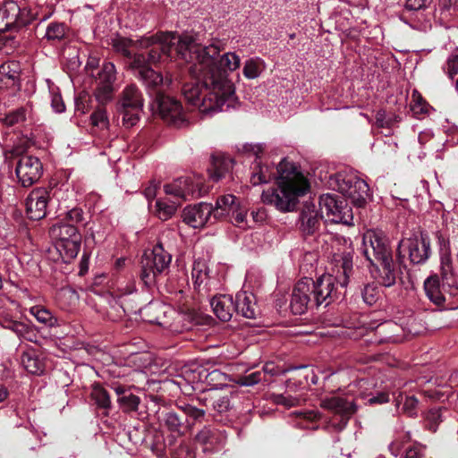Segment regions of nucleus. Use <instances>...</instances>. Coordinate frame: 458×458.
Wrapping results in <instances>:
<instances>
[{
    "instance_id": "1",
    "label": "nucleus",
    "mask_w": 458,
    "mask_h": 458,
    "mask_svg": "<svg viewBox=\"0 0 458 458\" xmlns=\"http://www.w3.org/2000/svg\"><path fill=\"white\" fill-rule=\"evenodd\" d=\"M219 48L202 46L191 35L179 39L178 56L191 64L189 71L195 82L185 83L182 91L185 100L202 114H213L234 107L236 96L233 83L216 66Z\"/></svg>"
},
{
    "instance_id": "2",
    "label": "nucleus",
    "mask_w": 458,
    "mask_h": 458,
    "mask_svg": "<svg viewBox=\"0 0 458 458\" xmlns=\"http://www.w3.org/2000/svg\"><path fill=\"white\" fill-rule=\"evenodd\" d=\"M275 187L263 191L261 200L281 213L295 210L299 199L310 191L309 180L293 163L284 158L276 167Z\"/></svg>"
},
{
    "instance_id": "3",
    "label": "nucleus",
    "mask_w": 458,
    "mask_h": 458,
    "mask_svg": "<svg viewBox=\"0 0 458 458\" xmlns=\"http://www.w3.org/2000/svg\"><path fill=\"white\" fill-rule=\"evenodd\" d=\"M334 274L322 275L316 281L311 279V293L314 306L329 305L337 299V288L346 287L350 277L353 274L352 255L351 252H344L335 258Z\"/></svg>"
},
{
    "instance_id": "4",
    "label": "nucleus",
    "mask_w": 458,
    "mask_h": 458,
    "mask_svg": "<svg viewBox=\"0 0 458 458\" xmlns=\"http://www.w3.org/2000/svg\"><path fill=\"white\" fill-rule=\"evenodd\" d=\"M49 233L55 241V249L64 262L68 263L77 257L81 242L77 226L57 222L51 226Z\"/></svg>"
},
{
    "instance_id": "5",
    "label": "nucleus",
    "mask_w": 458,
    "mask_h": 458,
    "mask_svg": "<svg viewBox=\"0 0 458 458\" xmlns=\"http://www.w3.org/2000/svg\"><path fill=\"white\" fill-rule=\"evenodd\" d=\"M171 261L172 255L161 243L156 244L152 250L145 252L141 259V280L147 286L155 284L159 277L167 274Z\"/></svg>"
},
{
    "instance_id": "6",
    "label": "nucleus",
    "mask_w": 458,
    "mask_h": 458,
    "mask_svg": "<svg viewBox=\"0 0 458 458\" xmlns=\"http://www.w3.org/2000/svg\"><path fill=\"white\" fill-rule=\"evenodd\" d=\"M186 35H178L176 32H160L154 36L141 38L140 40V47L147 48L152 47L148 57H146L147 65L157 64L161 59V55H169L174 46H175V50L177 51L179 39Z\"/></svg>"
},
{
    "instance_id": "7",
    "label": "nucleus",
    "mask_w": 458,
    "mask_h": 458,
    "mask_svg": "<svg viewBox=\"0 0 458 458\" xmlns=\"http://www.w3.org/2000/svg\"><path fill=\"white\" fill-rule=\"evenodd\" d=\"M335 188L351 202L359 208L366 204L369 197L368 183L354 174H337L335 178Z\"/></svg>"
},
{
    "instance_id": "8",
    "label": "nucleus",
    "mask_w": 458,
    "mask_h": 458,
    "mask_svg": "<svg viewBox=\"0 0 458 458\" xmlns=\"http://www.w3.org/2000/svg\"><path fill=\"white\" fill-rule=\"evenodd\" d=\"M319 208L327 219L335 224L352 225L353 214L346 200L335 194L327 193L319 198Z\"/></svg>"
},
{
    "instance_id": "9",
    "label": "nucleus",
    "mask_w": 458,
    "mask_h": 458,
    "mask_svg": "<svg viewBox=\"0 0 458 458\" xmlns=\"http://www.w3.org/2000/svg\"><path fill=\"white\" fill-rule=\"evenodd\" d=\"M130 68L134 75L142 81L148 89L159 91L168 88L172 83L170 77L164 78L160 72H157L150 66H148L146 56L142 54H135L133 55Z\"/></svg>"
},
{
    "instance_id": "10",
    "label": "nucleus",
    "mask_w": 458,
    "mask_h": 458,
    "mask_svg": "<svg viewBox=\"0 0 458 458\" xmlns=\"http://www.w3.org/2000/svg\"><path fill=\"white\" fill-rule=\"evenodd\" d=\"M360 250L371 265L392 257L386 238L382 233L369 230L362 236Z\"/></svg>"
},
{
    "instance_id": "11",
    "label": "nucleus",
    "mask_w": 458,
    "mask_h": 458,
    "mask_svg": "<svg viewBox=\"0 0 458 458\" xmlns=\"http://www.w3.org/2000/svg\"><path fill=\"white\" fill-rule=\"evenodd\" d=\"M33 18L27 7H21L15 1H7L0 7V33L24 27Z\"/></svg>"
},
{
    "instance_id": "12",
    "label": "nucleus",
    "mask_w": 458,
    "mask_h": 458,
    "mask_svg": "<svg viewBox=\"0 0 458 458\" xmlns=\"http://www.w3.org/2000/svg\"><path fill=\"white\" fill-rule=\"evenodd\" d=\"M15 174L22 187H30L38 182L43 174L42 163L37 157L21 156L16 163Z\"/></svg>"
},
{
    "instance_id": "13",
    "label": "nucleus",
    "mask_w": 458,
    "mask_h": 458,
    "mask_svg": "<svg viewBox=\"0 0 458 458\" xmlns=\"http://www.w3.org/2000/svg\"><path fill=\"white\" fill-rule=\"evenodd\" d=\"M407 250L410 260L413 264L424 263L430 255V240L427 234L420 233L412 237L403 239L398 245V251L402 253Z\"/></svg>"
},
{
    "instance_id": "14",
    "label": "nucleus",
    "mask_w": 458,
    "mask_h": 458,
    "mask_svg": "<svg viewBox=\"0 0 458 458\" xmlns=\"http://www.w3.org/2000/svg\"><path fill=\"white\" fill-rule=\"evenodd\" d=\"M156 104L160 117L169 125L181 127L185 123L181 103L169 96L158 94Z\"/></svg>"
},
{
    "instance_id": "15",
    "label": "nucleus",
    "mask_w": 458,
    "mask_h": 458,
    "mask_svg": "<svg viewBox=\"0 0 458 458\" xmlns=\"http://www.w3.org/2000/svg\"><path fill=\"white\" fill-rule=\"evenodd\" d=\"M182 373L185 379L192 385L205 382L212 387L210 390H219L223 386H227L228 376L219 369L208 371V369L199 367L195 369H185Z\"/></svg>"
},
{
    "instance_id": "16",
    "label": "nucleus",
    "mask_w": 458,
    "mask_h": 458,
    "mask_svg": "<svg viewBox=\"0 0 458 458\" xmlns=\"http://www.w3.org/2000/svg\"><path fill=\"white\" fill-rule=\"evenodd\" d=\"M424 291L430 301L437 306H442L445 301V294L455 295L458 288L456 283L453 284L450 280H442V284H440L438 276L433 275L424 281Z\"/></svg>"
},
{
    "instance_id": "17",
    "label": "nucleus",
    "mask_w": 458,
    "mask_h": 458,
    "mask_svg": "<svg viewBox=\"0 0 458 458\" xmlns=\"http://www.w3.org/2000/svg\"><path fill=\"white\" fill-rule=\"evenodd\" d=\"M51 190L44 187L33 189L28 195L25 205L30 219L40 220L47 216V208L51 199Z\"/></svg>"
},
{
    "instance_id": "18",
    "label": "nucleus",
    "mask_w": 458,
    "mask_h": 458,
    "mask_svg": "<svg viewBox=\"0 0 458 458\" xmlns=\"http://www.w3.org/2000/svg\"><path fill=\"white\" fill-rule=\"evenodd\" d=\"M310 305H314L311 293V278L304 277L294 286L292 293L290 308L296 315L305 313Z\"/></svg>"
},
{
    "instance_id": "19",
    "label": "nucleus",
    "mask_w": 458,
    "mask_h": 458,
    "mask_svg": "<svg viewBox=\"0 0 458 458\" xmlns=\"http://www.w3.org/2000/svg\"><path fill=\"white\" fill-rule=\"evenodd\" d=\"M116 80V69L113 63L103 64L98 74L96 98L101 104H106L112 98L114 83Z\"/></svg>"
},
{
    "instance_id": "20",
    "label": "nucleus",
    "mask_w": 458,
    "mask_h": 458,
    "mask_svg": "<svg viewBox=\"0 0 458 458\" xmlns=\"http://www.w3.org/2000/svg\"><path fill=\"white\" fill-rule=\"evenodd\" d=\"M322 216L313 202H304L298 220L299 229L305 235L315 233L320 227Z\"/></svg>"
},
{
    "instance_id": "21",
    "label": "nucleus",
    "mask_w": 458,
    "mask_h": 458,
    "mask_svg": "<svg viewBox=\"0 0 458 458\" xmlns=\"http://www.w3.org/2000/svg\"><path fill=\"white\" fill-rule=\"evenodd\" d=\"M213 206L210 203L200 202L194 206L186 207L182 214L183 222L193 228L204 226L211 218Z\"/></svg>"
},
{
    "instance_id": "22",
    "label": "nucleus",
    "mask_w": 458,
    "mask_h": 458,
    "mask_svg": "<svg viewBox=\"0 0 458 458\" xmlns=\"http://www.w3.org/2000/svg\"><path fill=\"white\" fill-rule=\"evenodd\" d=\"M199 182H194L191 177H180L174 180L171 183L164 186V191L167 195H172L177 199V201H185L190 196H199V191L197 190Z\"/></svg>"
},
{
    "instance_id": "23",
    "label": "nucleus",
    "mask_w": 458,
    "mask_h": 458,
    "mask_svg": "<svg viewBox=\"0 0 458 458\" xmlns=\"http://www.w3.org/2000/svg\"><path fill=\"white\" fill-rule=\"evenodd\" d=\"M233 392L223 393L219 390H208L199 401L206 406H211L218 413H224L231 408V397Z\"/></svg>"
},
{
    "instance_id": "24",
    "label": "nucleus",
    "mask_w": 458,
    "mask_h": 458,
    "mask_svg": "<svg viewBox=\"0 0 458 458\" xmlns=\"http://www.w3.org/2000/svg\"><path fill=\"white\" fill-rule=\"evenodd\" d=\"M210 305L216 316L222 321H229L235 311V301L230 295L215 296Z\"/></svg>"
},
{
    "instance_id": "25",
    "label": "nucleus",
    "mask_w": 458,
    "mask_h": 458,
    "mask_svg": "<svg viewBox=\"0 0 458 458\" xmlns=\"http://www.w3.org/2000/svg\"><path fill=\"white\" fill-rule=\"evenodd\" d=\"M235 311L246 318H255L259 313L255 296L247 292L238 293L235 296Z\"/></svg>"
},
{
    "instance_id": "26",
    "label": "nucleus",
    "mask_w": 458,
    "mask_h": 458,
    "mask_svg": "<svg viewBox=\"0 0 458 458\" xmlns=\"http://www.w3.org/2000/svg\"><path fill=\"white\" fill-rule=\"evenodd\" d=\"M321 406L345 417L346 420L356 411V406L353 403L337 396L322 400Z\"/></svg>"
},
{
    "instance_id": "27",
    "label": "nucleus",
    "mask_w": 458,
    "mask_h": 458,
    "mask_svg": "<svg viewBox=\"0 0 458 458\" xmlns=\"http://www.w3.org/2000/svg\"><path fill=\"white\" fill-rule=\"evenodd\" d=\"M250 182L253 186L269 182L272 179L276 180L274 167L268 165H262L259 161L255 160L250 167Z\"/></svg>"
},
{
    "instance_id": "28",
    "label": "nucleus",
    "mask_w": 458,
    "mask_h": 458,
    "mask_svg": "<svg viewBox=\"0 0 458 458\" xmlns=\"http://www.w3.org/2000/svg\"><path fill=\"white\" fill-rule=\"evenodd\" d=\"M374 266L377 267V278L381 285L385 287H391L395 284L396 270L394 268L393 257L377 262Z\"/></svg>"
},
{
    "instance_id": "29",
    "label": "nucleus",
    "mask_w": 458,
    "mask_h": 458,
    "mask_svg": "<svg viewBox=\"0 0 458 458\" xmlns=\"http://www.w3.org/2000/svg\"><path fill=\"white\" fill-rule=\"evenodd\" d=\"M21 362L25 370L33 375H41L45 370V362L40 354L33 349L23 352Z\"/></svg>"
},
{
    "instance_id": "30",
    "label": "nucleus",
    "mask_w": 458,
    "mask_h": 458,
    "mask_svg": "<svg viewBox=\"0 0 458 458\" xmlns=\"http://www.w3.org/2000/svg\"><path fill=\"white\" fill-rule=\"evenodd\" d=\"M239 202L235 196L227 194L217 199L216 207H213L212 215L214 219H218L225 216L234 215L237 211Z\"/></svg>"
},
{
    "instance_id": "31",
    "label": "nucleus",
    "mask_w": 458,
    "mask_h": 458,
    "mask_svg": "<svg viewBox=\"0 0 458 458\" xmlns=\"http://www.w3.org/2000/svg\"><path fill=\"white\" fill-rule=\"evenodd\" d=\"M120 106L122 108L142 109V94L136 85L131 84L124 88L121 95Z\"/></svg>"
},
{
    "instance_id": "32",
    "label": "nucleus",
    "mask_w": 458,
    "mask_h": 458,
    "mask_svg": "<svg viewBox=\"0 0 458 458\" xmlns=\"http://www.w3.org/2000/svg\"><path fill=\"white\" fill-rule=\"evenodd\" d=\"M121 292L118 293L117 297L119 299V303L117 301L114 300V304L110 303V310L106 311L107 317L111 320H116L123 316L129 308L125 305L124 296L127 294H132L136 292L135 285L131 284L127 285L125 289H119Z\"/></svg>"
},
{
    "instance_id": "33",
    "label": "nucleus",
    "mask_w": 458,
    "mask_h": 458,
    "mask_svg": "<svg viewBox=\"0 0 458 458\" xmlns=\"http://www.w3.org/2000/svg\"><path fill=\"white\" fill-rule=\"evenodd\" d=\"M20 78V66L15 61H8L0 65V84L15 87Z\"/></svg>"
},
{
    "instance_id": "34",
    "label": "nucleus",
    "mask_w": 458,
    "mask_h": 458,
    "mask_svg": "<svg viewBox=\"0 0 458 458\" xmlns=\"http://www.w3.org/2000/svg\"><path fill=\"white\" fill-rule=\"evenodd\" d=\"M233 161L229 157L217 156L212 157L211 167L208 168L210 178L214 182L219 181L225 174L233 168Z\"/></svg>"
},
{
    "instance_id": "35",
    "label": "nucleus",
    "mask_w": 458,
    "mask_h": 458,
    "mask_svg": "<svg viewBox=\"0 0 458 458\" xmlns=\"http://www.w3.org/2000/svg\"><path fill=\"white\" fill-rule=\"evenodd\" d=\"M211 45H216L218 47V48H220L218 43H212ZM219 51H221V49H219ZM215 63L216 66L223 72H225L226 79L228 80L226 71L233 72L237 70L240 67L241 58L239 55L233 52H228L222 55H220V52H218V54L216 55Z\"/></svg>"
},
{
    "instance_id": "36",
    "label": "nucleus",
    "mask_w": 458,
    "mask_h": 458,
    "mask_svg": "<svg viewBox=\"0 0 458 458\" xmlns=\"http://www.w3.org/2000/svg\"><path fill=\"white\" fill-rule=\"evenodd\" d=\"M191 276L196 289L200 290L202 286L208 285L210 276L209 268L205 259H198L194 261Z\"/></svg>"
},
{
    "instance_id": "37",
    "label": "nucleus",
    "mask_w": 458,
    "mask_h": 458,
    "mask_svg": "<svg viewBox=\"0 0 458 458\" xmlns=\"http://www.w3.org/2000/svg\"><path fill=\"white\" fill-rule=\"evenodd\" d=\"M179 206L181 201L158 199L156 202V214L159 219L166 221L174 215Z\"/></svg>"
},
{
    "instance_id": "38",
    "label": "nucleus",
    "mask_w": 458,
    "mask_h": 458,
    "mask_svg": "<svg viewBox=\"0 0 458 458\" xmlns=\"http://www.w3.org/2000/svg\"><path fill=\"white\" fill-rule=\"evenodd\" d=\"M30 313L46 327H53L58 326L57 318L50 310L42 306H33L30 309Z\"/></svg>"
},
{
    "instance_id": "39",
    "label": "nucleus",
    "mask_w": 458,
    "mask_h": 458,
    "mask_svg": "<svg viewBox=\"0 0 458 458\" xmlns=\"http://www.w3.org/2000/svg\"><path fill=\"white\" fill-rule=\"evenodd\" d=\"M111 45L115 52L123 55L126 57L131 56V48L140 46V40L133 41L128 38L116 36L112 38Z\"/></svg>"
},
{
    "instance_id": "40",
    "label": "nucleus",
    "mask_w": 458,
    "mask_h": 458,
    "mask_svg": "<svg viewBox=\"0 0 458 458\" xmlns=\"http://www.w3.org/2000/svg\"><path fill=\"white\" fill-rule=\"evenodd\" d=\"M264 69L265 64L262 59L250 58L245 61L242 73L247 79L253 80L258 78Z\"/></svg>"
},
{
    "instance_id": "41",
    "label": "nucleus",
    "mask_w": 458,
    "mask_h": 458,
    "mask_svg": "<svg viewBox=\"0 0 458 458\" xmlns=\"http://www.w3.org/2000/svg\"><path fill=\"white\" fill-rule=\"evenodd\" d=\"M441 277L442 280H450L455 284V278L453 275L452 258L448 249L442 250L441 253Z\"/></svg>"
},
{
    "instance_id": "42",
    "label": "nucleus",
    "mask_w": 458,
    "mask_h": 458,
    "mask_svg": "<svg viewBox=\"0 0 458 458\" xmlns=\"http://www.w3.org/2000/svg\"><path fill=\"white\" fill-rule=\"evenodd\" d=\"M91 396L99 408L109 409L111 400L107 391L100 385H94L91 391Z\"/></svg>"
},
{
    "instance_id": "43",
    "label": "nucleus",
    "mask_w": 458,
    "mask_h": 458,
    "mask_svg": "<svg viewBox=\"0 0 458 458\" xmlns=\"http://www.w3.org/2000/svg\"><path fill=\"white\" fill-rule=\"evenodd\" d=\"M361 296L363 301L371 306L375 304L381 297V292L375 283L368 284L364 286Z\"/></svg>"
},
{
    "instance_id": "44",
    "label": "nucleus",
    "mask_w": 458,
    "mask_h": 458,
    "mask_svg": "<svg viewBox=\"0 0 458 458\" xmlns=\"http://www.w3.org/2000/svg\"><path fill=\"white\" fill-rule=\"evenodd\" d=\"M27 109L25 107H19L7 113L3 118L2 122L7 126H13L19 124L26 120Z\"/></svg>"
},
{
    "instance_id": "45",
    "label": "nucleus",
    "mask_w": 458,
    "mask_h": 458,
    "mask_svg": "<svg viewBox=\"0 0 458 458\" xmlns=\"http://www.w3.org/2000/svg\"><path fill=\"white\" fill-rule=\"evenodd\" d=\"M3 327L15 333L19 337L30 339L29 335L31 333L28 325L16 320L4 321Z\"/></svg>"
},
{
    "instance_id": "46",
    "label": "nucleus",
    "mask_w": 458,
    "mask_h": 458,
    "mask_svg": "<svg viewBox=\"0 0 458 458\" xmlns=\"http://www.w3.org/2000/svg\"><path fill=\"white\" fill-rule=\"evenodd\" d=\"M119 112L122 114V120L123 126L130 128L134 126L139 119H140V113L141 112V109H136V108H122L119 106Z\"/></svg>"
},
{
    "instance_id": "47",
    "label": "nucleus",
    "mask_w": 458,
    "mask_h": 458,
    "mask_svg": "<svg viewBox=\"0 0 458 458\" xmlns=\"http://www.w3.org/2000/svg\"><path fill=\"white\" fill-rule=\"evenodd\" d=\"M272 400L275 403L283 405L286 408H292L295 406L301 405L304 399L299 397V396H293L291 394H273Z\"/></svg>"
},
{
    "instance_id": "48",
    "label": "nucleus",
    "mask_w": 458,
    "mask_h": 458,
    "mask_svg": "<svg viewBox=\"0 0 458 458\" xmlns=\"http://www.w3.org/2000/svg\"><path fill=\"white\" fill-rule=\"evenodd\" d=\"M66 29L64 23L52 22L46 30L45 38L47 40H60L64 38Z\"/></svg>"
},
{
    "instance_id": "49",
    "label": "nucleus",
    "mask_w": 458,
    "mask_h": 458,
    "mask_svg": "<svg viewBox=\"0 0 458 458\" xmlns=\"http://www.w3.org/2000/svg\"><path fill=\"white\" fill-rule=\"evenodd\" d=\"M426 427L431 430L436 431L438 424L442 421L441 408L429 409L425 416Z\"/></svg>"
},
{
    "instance_id": "50",
    "label": "nucleus",
    "mask_w": 458,
    "mask_h": 458,
    "mask_svg": "<svg viewBox=\"0 0 458 458\" xmlns=\"http://www.w3.org/2000/svg\"><path fill=\"white\" fill-rule=\"evenodd\" d=\"M90 123L93 127L99 130L107 129L109 121L106 110L104 108L95 110L90 115Z\"/></svg>"
},
{
    "instance_id": "51",
    "label": "nucleus",
    "mask_w": 458,
    "mask_h": 458,
    "mask_svg": "<svg viewBox=\"0 0 458 458\" xmlns=\"http://www.w3.org/2000/svg\"><path fill=\"white\" fill-rule=\"evenodd\" d=\"M83 215L84 213L81 208H73L65 212L64 217L60 222H64L68 225H74L76 226L77 224L82 222Z\"/></svg>"
},
{
    "instance_id": "52",
    "label": "nucleus",
    "mask_w": 458,
    "mask_h": 458,
    "mask_svg": "<svg viewBox=\"0 0 458 458\" xmlns=\"http://www.w3.org/2000/svg\"><path fill=\"white\" fill-rule=\"evenodd\" d=\"M118 403L125 411H132L138 409L140 398L132 394L118 398Z\"/></svg>"
},
{
    "instance_id": "53",
    "label": "nucleus",
    "mask_w": 458,
    "mask_h": 458,
    "mask_svg": "<svg viewBox=\"0 0 458 458\" xmlns=\"http://www.w3.org/2000/svg\"><path fill=\"white\" fill-rule=\"evenodd\" d=\"M165 425L171 432L178 433L182 426L180 417L174 411L167 412L165 416Z\"/></svg>"
},
{
    "instance_id": "54",
    "label": "nucleus",
    "mask_w": 458,
    "mask_h": 458,
    "mask_svg": "<svg viewBox=\"0 0 458 458\" xmlns=\"http://www.w3.org/2000/svg\"><path fill=\"white\" fill-rule=\"evenodd\" d=\"M365 403L369 405H380L390 401L388 392H377L375 394H369L365 396Z\"/></svg>"
},
{
    "instance_id": "55",
    "label": "nucleus",
    "mask_w": 458,
    "mask_h": 458,
    "mask_svg": "<svg viewBox=\"0 0 458 458\" xmlns=\"http://www.w3.org/2000/svg\"><path fill=\"white\" fill-rule=\"evenodd\" d=\"M261 375L260 371H255L246 376H241L236 383L240 386H251L260 382Z\"/></svg>"
},
{
    "instance_id": "56",
    "label": "nucleus",
    "mask_w": 458,
    "mask_h": 458,
    "mask_svg": "<svg viewBox=\"0 0 458 458\" xmlns=\"http://www.w3.org/2000/svg\"><path fill=\"white\" fill-rule=\"evenodd\" d=\"M242 150L249 156L255 157L256 160H258L260 158V155L264 152L265 146L261 143H245L242 146Z\"/></svg>"
},
{
    "instance_id": "57",
    "label": "nucleus",
    "mask_w": 458,
    "mask_h": 458,
    "mask_svg": "<svg viewBox=\"0 0 458 458\" xmlns=\"http://www.w3.org/2000/svg\"><path fill=\"white\" fill-rule=\"evenodd\" d=\"M445 72L448 75L450 79H453L455 74L458 72V53L451 55L447 61L446 64L444 67Z\"/></svg>"
},
{
    "instance_id": "58",
    "label": "nucleus",
    "mask_w": 458,
    "mask_h": 458,
    "mask_svg": "<svg viewBox=\"0 0 458 458\" xmlns=\"http://www.w3.org/2000/svg\"><path fill=\"white\" fill-rule=\"evenodd\" d=\"M418 403H419V401L416 397H414V396L406 397L403 406V412H405L410 417L416 416Z\"/></svg>"
},
{
    "instance_id": "59",
    "label": "nucleus",
    "mask_w": 458,
    "mask_h": 458,
    "mask_svg": "<svg viewBox=\"0 0 458 458\" xmlns=\"http://www.w3.org/2000/svg\"><path fill=\"white\" fill-rule=\"evenodd\" d=\"M186 416H189L194 420H199L205 415V411L199 409L191 404H184L179 406Z\"/></svg>"
},
{
    "instance_id": "60",
    "label": "nucleus",
    "mask_w": 458,
    "mask_h": 458,
    "mask_svg": "<svg viewBox=\"0 0 458 458\" xmlns=\"http://www.w3.org/2000/svg\"><path fill=\"white\" fill-rule=\"evenodd\" d=\"M411 111L415 114L428 113V105L423 101L420 96H412V103L411 104Z\"/></svg>"
},
{
    "instance_id": "61",
    "label": "nucleus",
    "mask_w": 458,
    "mask_h": 458,
    "mask_svg": "<svg viewBox=\"0 0 458 458\" xmlns=\"http://www.w3.org/2000/svg\"><path fill=\"white\" fill-rule=\"evenodd\" d=\"M401 437H402V440L395 439L389 445V448L394 456H397L399 454L400 450L403 447V444L404 442H409L411 438V436L410 432H406Z\"/></svg>"
},
{
    "instance_id": "62",
    "label": "nucleus",
    "mask_w": 458,
    "mask_h": 458,
    "mask_svg": "<svg viewBox=\"0 0 458 458\" xmlns=\"http://www.w3.org/2000/svg\"><path fill=\"white\" fill-rule=\"evenodd\" d=\"M51 106L56 113H63L65 109L64 103L59 93L51 91Z\"/></svg>"
},
{
    "instance_id": "63",
    "label": "nucleus",
    "mask_w": 458,
    "mask_h": 458,
    "mask_svg": "<svg viewBox=\"0 0 458 458\" xmlns=\"http://www.w3.org/2000/svg\"><path fill=\"white\" fill-rule=\"evenodd\" d=\"M233 218L234 224L238 226H242L246 219L247 209L240 206V203L237 206V211H235L234 215H231Z\"/></svg>"
},
{
    "instance_id": "64",
    "label": "nucleus",
    "mask_w": 458,
    "mask_h": 458,
    "mask_svg": "<svg viewBox=\"0 0 458 458\" xmlns=\"http://www.w3.org/2000/svg\"><path fill=\"white\" fill-rule=\"evenodd\" d=\"M430 0H407L406 8L409 10H420L427 6Z\"/></svg>"
}]
</instances>
